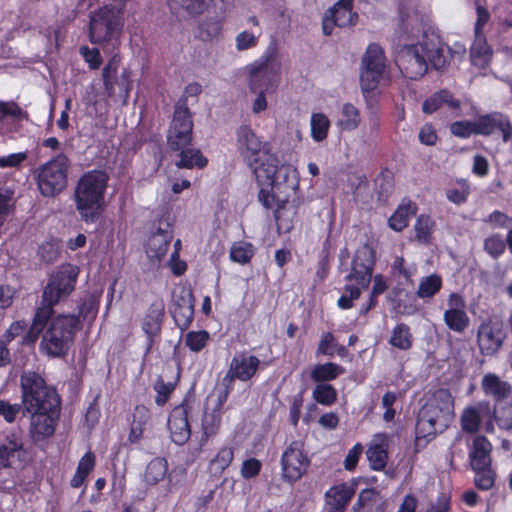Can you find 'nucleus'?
Segmentation results:
<instances>
[{
    "mask_svg": "<svg viewBox=\"0 0 512 512\" xmlns=\"http://www.w3.org/2000/svg\"><path fill=\"white\" fill-rule=\"evenodd\" d=\"M237 145L244 162L252 170L261 190L259 200L265 207H274V218L280 229L286 221L287 196L285 182L288 178V169L278 166V160L270 153L264 144L247 126L238 130Z\"/></svg>",
    "mask_w": 512,
    "mask_h": 512,
    "instance_id": "obj_1",
    "label": "nucleus"
},
{
    "mask_svg": "<svg viewBox=\"0 0 512 512\" xmlns=\"http://www.w3.org/2000/svg\"><path fill=\"white\" fill-rule=\"evenodd\" d=\"M22 415H30L29 436L34 442L50 438L60 418L61 400L41 374L25 371L20 376Z\"/></svg>",
    "mask_w": 512,
    "mask_h": 512,
    "instance_id": "obj_2",
    "label": "nucleus"
},
{
    "mask_svg": "<svg viewBox=\"0 0 512 512\" xmlns=\"http://www.w3.org/2000/svg\"><path fill=\"white\" fill-rule=\"evenodd\" d=\"M395 63L403 77L418 80L426 74L428 64L435 70L445 66L444 46L438 37L425 35L421 42L403 46L396 55Z\"/></svg>",
    "mask_w": 512,
    "mask_h": 512,
    "instance_id": "obj_3",
    "label": "nucleus"
},
{
    "mask_svg": "<svg viewBox=\"0 0 512 512\" xmlns=\"http://www.w3.org/2000/svg\"><path fill=\"white\" fill-rule=\"evenodd\" d=\"M193 121L185 100H179L174 109L173 119L167 135L170 150L179 152L178 168H203L207 159L200 150L190 148L192 141Z\"/></svg>",
    "mask_w": 512,
    "mask_h": 512,
    "instance_id": "obj_4",
    "label": "nucleus"
},
{
    "mask_svg": "<svg viewBox=\"0 0 512 512\" xmlns=\"http://www.w3.org/2000/svg\"><path fill=\"white\" fill-rule=\"evenodd\" d=\"M454 402L448 389H438L419 410L415 426V443L424 446L444 432L453 417Z\"/></svg>",
    "mask_w": 512,
    "mask_h": 512,
    "instance_id": "obj_5",
    "label": "nucleus"
},
{
    "mask_svg": "<svg viewBox=\"0 0 512 512\" xmlns=\"http://www.w3.org/2000/svg\"><path fill=\"white\" fill-rule=\"evenodd\" d=\"M79 270L77 267L66 264L53 273L44 288L41 305L37 308L27 337L34 342L44 330V326L53 314V307L61 299L67 297L74 290Z\"/></svg>",
    "mask_w": 512,
    "mask_h": 512,
    "instance_id": "obj_6",
    "label": "nucleus"
},
{
    "mask_svg": "<svg viewBox=\"0 0 512 512\" xmlns=\"http://www.w3.org/2000/svg\"><path fill=\"white\" fill-rule=\"evenodd\" d=\"M374 266V249L368 244H363L357 248L352 259L351 270L344 278L347 284L337 301L339 308L348 310L353 307V302L360 298L362 289L368 288Z\"/></svg>",
    "mask_w": 512,
    "mask_h": 512,
    "instance_id": "obj_7",
    "label": "nucleus"
},
{
    "mask_svg": "<svg viewBox=\"0 0 512 512\" xmlns=\"http://www.w3.org/2000/svg\"><path fill=\"white\" fill-rule=\"evenodd\" d=\"M108 175L103 171L85 173L75 189L77 210L86 222H94L100 214Z\"/></svg>",
    "mask_w": 512,
    "mask_h": 512,
    "instance_id": "obj_8",
    "label": "nucleus"
},
{
    "mask_svg": "<svg viewBox=\"0 0 512 512\" xmlns=\"http://www.w3.org/2000/svg\"><path fill=\"white\" fill-rule=\"evenodd\" d=\"M79 327L80 321L77 316L58 315L44 331L40 349L53 358L66 355Z\"/></svg>",
    "mask_w": 512,
    "mask_h": 512,
    "instance_id": "obj_9",
    "label": "nucleus"
},
{
    "mask_svg": "<svg viewBox=\"0 0 512 512\" xmlns=\"http://www.w3.org/2000/svg\"><path fill=\"white\" fill-rule=\"evenodd\" d=\"M387 58L384 49L378 43H370L361 59L360 85L363 94L376 90L384 79Z\"/></svg>",
    "mask_w": 512,
    "mask_h": 512,
    "instance_id": "obj_10",
    "label": "nucleus"
},
{
    "mask_svg": "<svg viewBox=\"0 0 512 512\" xmlns=\"http://www.w3.org/2000/svg\"><path fill=\"white\" fill-rule=\"evenodd\" d=\"M68 165V158L58 154L36 170L38 188L43 196L54 197L66 188Z\"/></svg>",
    "mask_w": 512,
    "mask_h": 512,
    "instance_id": "obj_11",
    "label": "nucleus"
},
{
    "mask_svg": "<svg viewBox=\"0 0 512 512\" xmlns=\"http://www.w3.org/2000/svg\"><path fill=\"white\" fill-rule=\"evenodd\" d=\"M280 62L276 48L270 45L263 57L250 67V85L254 93L258 89L269 90L279 80Z\"/></svg>",
    "mask_w": 512,
    "mask_h": 512,
    "instance_id": "obj_12",
    "label": "nucleus"
},
{
    "mask_svg": "<svg viewBox=\"0 0 512 512\" xmlns=\"http://www.w3.org/2000/svg\"><path fill=\"white\" fill-rule=\"evenodd\" d=\"M120 13L105 6L90 17L89 38L94 44H101L116 38L121 30Z\"/></svg>",
    "mask_w": 512,
    "mask_h": 512,
    "instance_id": "obj_13",
    "label": "nucleus"
},
{
    "mask_svg": "<svg viewBox=\"0 0 512 512\" xmlns=\"http://www.w3.org/2000/svg\"><path fill=\"white\" fill-rule=\"evenodd\" d=\"M507 338L504 323L497 317H488L478 326L477 343L484 356H494L503 347Z\"/></svg>",
    "mask_w": 512,
    "mask_h": 512,
    "instance_id": "obj_14",
    "label": "nucleus"
},
{
    "mask_svg": "<svg viewBox=\"0 0 512 512\" xmlns=\"http://www.w3.org/2000/svg\"><path fill=\"white\" fill-rule=\"evenodd\" d=\"M353 3L354 0H339L326 10L322 19L324 35L330 36L334 27L342 28L356 25L358 14L353 11Z\"/></svg>",
    "mask_w": 512,
    "mask_h": 512,
    "instance_id": "obj_15",
    "label": "nucleus"
},
{
    "mask_svg": "<svg viewBox=\"0 0 512 512\" xmlns=\"http://www.w3.org/2000/svg\"><path fill=\"white\" fill-rule=\"evenodd\" d=\"M449 308L443 314L445 325L453 332L463 333L470 324L466 313V301L460 293L452 292L448 296Z\"/></svg>",
    "mask_w": 512,
    "mask_h": 512,
    "instance_id": "obj_16",
    "label": "nucleus"
},
{
    "mask_svg": "<svg viewBox=\"0 0 512 512\" xmlns=\"http://www.w3.org/2000/svg\"><path fill=\"white\" fill-rule=\"evenodd\" d=\"M476 120L477 135L488 137L500 132L505 143L512 138V123L507 115L495 111L480 115Z\"/></svg>",
    "mask_w": 512,
    "mask_h": 512,
    "instance_id": "obj_17",
    "label": "nucleus"
},
{
    "mask_svg": "<svg viewBox=\"0 0 512 512\" xmlns=\"http://www.w3.org/2000/svg\"><path fill=\"white\" fill-rule=\"evenodd\" d=\"M260 361L255 356L244 354L235 356L229 366V370L222 380V384L231 387L235 379L249 380L257 371Z\"/></svg>",
    "mask_w": 512,
    "mask_h": 512,
    "instance_id": "obj_18",
    "label": "nucleus"
},
{
    "mask_svg": "<svg viewBox=\"0 0 512 512\" xmlns=\"http://www.w3.org/2000/svg\"><path fill=\"white\" fill-rule=\"evenodd\" d=\"M357 483H340L331 486L325 493L328 512H345L356 493Z\"/></svg>",
    "mask_w": 512,
    "mask_h": 512,
    "instance_id": "obj_19",
    "label": "nucleus"
},
{
    "mask_svg": "<svg viewBox=\"0 0 512 512\" xmlns=\"http://www.w3.org/2000/svg\"><path fill=\"white\" fill-rule=\"evenodd\" d=\"M446 107L454 117L461 115V102L448 89H440L427 97L422 104L424 114H434Z\"/></svg>",
    "mask_w": 512,
    "mask_h": 512,
    "instance_id": "obj_20",
    "label": "nucleus"
},
{
    "mask_svg": "<svg viewBox=\"0 0 512 512\" xmlns=\"http://www.w3.org/2000/svg\"><path fill=\"white\" fill-rule=\"evenodd\" d=\"M168 428L172 441L178 445L184 444L190 438L188 411L185 405L181 404L172 410L168 419Z\"/></svg>",
    "mask_w": 512,
    "mask_h": 512,
    "instance_id": "obj_21",
    "label": "nucleus"
},
{
    "mask_svg": "<svg viewBox=\"0 0 512 512\" xmlns=\"http://www.w3.org/2000/svg\"><path fill=\"white\" fill-rule=\"evenodd\" d=\"M389 439L387 434H375L370 441L366 456L374 471H383L388 462Z\"/></svg>",
    "mask_w": 512,
    "mask_h": 512,
    "instance_id": "obj_22",
    "label": "nucleus"
},
{
    "mask_svg": "<svg viewBox=\"0 0 512 512\" xmlns=\"http://www.w3.org/2000/svg\"><path fill=\"white\" fill-rule=\"evenodd\" d=\"M493 446L484 435H478L473 439L469 449L468 458L471 469H479L492 465L491 453Z\"/></svg>",
    "mask_w": 512,
    "mask_h": 512,
    "instance_id": "obj_23",
    "label": "nucleus"
},
{
    "mask_svg": "<svg viewBox=\"0 0 512 512\" xmlns=\"http://www.w3.org/2000/svg\"><path fill=\"white\" fill-rule=\"evenodd\" d=\"M386 501L374 488L362 489L352 506L353 512H385Z\"/></svg>",
    "mask_w": 512,
    "mask_h": 512,
    "instance_id": "obj_24",
    "label": "nucleus"
},
{
    "mask_svg": "<svg viewBox=\"0 0 512 512\" xmlns=\"http://www.w3.org/2000/svg\"><path fill=\"white\" fill-rule=\"evenodd\" d=\"M171 238V232L162 229L150 235L146 244V254L153 265L160 262L166 255Z\"/></svg>",
    "mask_w": 512,
    "mask_h": 512,
    "instance_id": "obj_25",
    "label": "nucleus"
},
{
    "mask_svg": "<svg viewBox=\"0 0 512 512\" xmlns=\"http://www.w3.org/2000/svg\"><path fill=\"white\" fill-rule=\"evenodd\" d=\"M417 205L404 199L388 219V226L395 232H402L409 225L410 217L416 215Z\"/></svg>",
    "mask_w": 512,
    "mask_h": 512,
    "instance_id": "obj_26",
    "label": "nucleus"
},
{
    "mask_svg": "<svg viewBox=\"0 0 512 512\" xmlns=\"http://www.w3.org/2000/svg\"><path fill=\"white\" fill-rule=\"evenodd\" d=\"M483 392L493 397L496 401L504 400L508 397L511 391V386L508 382L502 381L496 374L488 373L482 379Z\"/></svg>",
    "mask_w": 512,
    "mask_h": 512,
    "instance_id": "obj_27",
    "label": "nucleus"
},
{
    "mask_svg": "<svg viewBox=\"0 0 512 512\" xmlns=\"http://www.w3.org/2000/svg\"><path fill=\"white\" fill-rule=\"evenodd\" d=\"M345 369L341 365L334 362L324 364H316L312 370L310 377L317 384H327L326 382L337 379L344 374Z\"/></svg>",
    "mask_w": 512,
    "mask_h": 512,
    "instance_id": "obj_28",
    "label": "nucleus"
},
{
    "mask_svg": "<svg viewBox=\"0 0 512 512\" xmlns=\"http://www.w3.org/2000/svg\"><path fill=\"white\" fill-rule=\"evenodd\" d=\"M389 344L399 350L407 351L413 346V335L410 327L405 323L396 324L389 338Z\"/></svg>",
    "mask_w": 512,
    "mask_h": 512,
    "instance_id": "obj_29",
    "label": "nucleus"
},
{
    "mask_svg": "<svg viewBox=\"0 0 512 512\" xmlns=\"http://www.w3.org/2000/svg\"><path fill=\"white\" fill-rule=\"evenodd\" d=\"M310 460L301 450L290 444V482L300 479L307 471Z\"/></svg>",
    "mask_w": 512,
    "mask_h": 512,
    "instance_id": "obj_30",
    "label": "nucleus"
},
{
    "mask_svg": "<svg viewBox=\"0 0 512 512\" xmlns=\"http://www.w3.org/2000/svg\"><path fill=\"white\" fill-rule=\"evenodd\" d=\"M360 123L361 116L359 110L351 103L343 104L337 126L342 131H353L359 127Z\"/></svg>",
    "mask_w": 512,
    "mask_h": 512,
    "instance_id": "obj_31",
    "label": "nucleus"
},
{
    "mask_svg": "<svg viewBox=\"0 0 512 512\" xmlns=\"http://www.w3.org/2000/svg\"><path fill=\"white\" fill-rule=\"evenodd\" d=\"M149 410L145 406H137L133 414V422L129 434V440L132 443L139 441L142 438L145 425L149 420Z\"/></svg>",
    "mask_w": 512,
    "mask_h": 512,
    "instance_id": "obj_32",
    "label": "nucleus"
},
{
    "mask_svg": "<svg viewBox=\"0 0 512 512\" xmlns=\"http://www.w3.org/2000/svg\"><path fill=\"white\" fill-rule=\"evenodd\" d=\"M167 473V461L164 458H154L151 460L145 470L144 480L149 485H155L163 480Z\"/></svg>",
    "mask_w": 512,
    "mask_h": 512,
    "instance_id": "obj_33",
    "label": "nucleus"
},
{
    "mask_svg": "<svg viewBox=\"0 0 512 512\" xmlns=\"http://www.w3.org/2000/svg\"><path fill=\"white\" fill-rule=\"evenodd\" d=\"M95 466V455L88 451L79 461L76 473L71 479V486L73 488H79L89 473L94 469Z\"/></svg>",
    "mask_w": 512,
    "mask_h": 512,
    "instance_id": "obj_34",
    "label": "nucleus"
},
{
    "mask_svg": "<svg viewBox=\"0 0 512 512\" xmlns=\"http://www.w3.org/2000/svg\"><path fill=\"white\" fill-rule=\"evenodd\" d=\"M435 222L430 215L421 214L417 217L414 229L417 241L428 245L431 243Z\"/></svg>",
    "mask_w": 512,
    "mask_h": 512,
    "instance_id": "obj_35",
    "label": "nucleus"
},
{
    "mask_svg": "<svg viewBox=\"0 0 512 512\" xmlns=\"http://www.w3.org/2000/svg\"><path fill=\"white\" fill-rule=\"evenodd\" d=\"M311 137L315 142H322L328 136L330 128L329 118L322 112L313 113L311 115Z\"/></svg>",
    "mask_w": 512,
    "mask_h": 512,
    "instance_id": "obj_36",
    "label": "nucleus"
},
{
    "mask_svg": "<svg viewBox=\"0 0 512 512\" xmlns=\"http://www.w3.org/2000/svg\"><path fill=\"white\" fill-rule=\"evenodd\" d=\"M442 288V278L437 274L424 277L418 286L417 295L421 299L432 298Z\"/></svg>",
    "mask_w": 512,
    "mask_h": 512,
    "instance_id": "obj_37",
    "label": "nucleus"
},
{
    "mask_svg": "<svg viewBox=\"0 0 512 512\" xmlns=\"http://www.w3.org/2000/svg\"><path fill=\"white\" fill-rule=\"evenodd\" d=\"M234 458L233 449L223 447L217 455L211 460L209 469L214 476L221 475L224 470L229 467Z\"/></svg>",
    "mask_w": 512,
    "mask_h": 512,
    "instance_id": "obj_38",
    "label": "nucleus"
},
{
    "mask_svg": "<svg viewBox=\"0 0 512 512\" xmlns=\"http://www.w3.org/2000/svg\"><path fill=\"white\" fill-rule=\"evenodd\" d=\"M119 66V59L114 56L112 59L108 61V63L104 66L102 70V79L104 82L106 93L109 97L115 95V83H116V74Z\"/></svg>",
    "mask_w": 512,
    "mask_h": 512,
    "instance_id": "obj_39",
    "label": "nucleus"
},
{
    "mask_svg": "<svg viewBox=\"0 0 512 512\" xmlns=\"http://www.w3.org/2000/svg\"><path fill=\"white\" fill-rule=\"evenodd\" d=\"M471 470L475 473L474 484L479 490L488 491L494 486L496 473L492 469V465Z\"/></svg>",
    "mask_w": 512,
    "mask_h": 512,
    "instance_id": "obj_40",
    "label": "nucleus"
},
{
    "mask_svg": "<svg viewBox=\"0 0 512 512\" xmlns=\"http://www.w3.org/2000/svg\"><path fill=\"white\" fill-rule=\"evenodd\" d=\"M481 424V415L477 408L470 406L463 410L461 415V428L464 432L474 434Z\"/></svg>",
    "mask_w": 512,
    "mask_h": 512,
    "instance_id": "obj_41",
    "label": "nucleus"
},
{
    "mask_svg": "<svg viewBox=\"0 0 512 512\" xmlns=\"http://www.w3.org/2000/svg\"><path fill=\"white\" fill-rule=\"evenodd\" d=\"M337 390L331 384H317L312 392L313 399L321 405L331 406L337 401Z\"/></svg>",
    "mask_w": 512,
    "mask_h": 512,
    "instance_id": "obj_42",
    "label": "nucleus"
},
{
    "mask_svg": "<svg viewBox=\"0 0 512 512\" xmlns=\"http://www.w3.org/2000/svg\"><path fill=\"white\" fill-rule=\"evenodd\" d=\"M164 315V303L162 300L153 302L149 308L144 329L146 332H155L159 329L161 320Z\"/></svg>",
    "mask_w": 512,
    "mask_h": 512,
    "instance_id": "obj_43",
    "label": "nucleus"
},
{
    "mask_svg": "<svg viewBox=\"0 0 512 512\" xmlns=\"http://www.w3.org/2000/svg\"><path fill=\"white\" fill-rule=\"evenodd\" d=\"M178 378H179L178 370L176 372V377H175L174 381L165 382L162 376L158 377V379L156 380V382L154 384V389L157 392V396L155 398L156 404L161 406V405H164L168 401L171 393L175 389Z\"/></svg>",
    "mask_w": 512,
    "mask_h": 512,
    "instance_id": "obj_44",
    "label": "nucleus"
},
{
    "mask_svg": "<svg viewBox=\"0 0 512 512\" xmlns=\"http://www.w3.org/2000/svg\"><path fill=\"white\" fill-rule=\"evenodd\" d=\"M506 242L500 234H492L484 240V251L493 259L499 258L506 249Z\"/></svg>",
    "mask_w": 512,
    "mask_h": 512,
    "instance_id": "obj_45",
    "label": "nucleus"
},
{
    "mask_svg": "<svg viewBox=\"0 0 512 512\" xmlns=\"http://www.w3.org/2000/svg\"><path fill=\"white\" fill-rule=\"evenodd\" d=\"M253 256L252 245L247 242L234 243L230 249V259L233 262L246 264Z\"/></svg>",
    "mask_w": 512,
    "mask_h": 512,
    "instance_id": "obj_46",
    "label": "nucleus"
},
{
    "mask_svg": "<svg viewBox=\"0 0 512 512\" xmlns=\"http://www.w3.org/2000/svg\"><path fill=\"white\" fill-rule=\"evenodd\" d=\"M185 306H194L195 300L192 290L186 286H177L172 293V308H182Z\"/></svg>",
    "mask_w": 512,
    "mask_h": 512,
    "instance_id": "obj_47",
    "label": "nucleus"
},
{
    "mask_svg": "<svg viewBox=\"0 0 512 512\" xmlns=\"http://www.w3.org/2000/svg\"><path fill=\"white\" fill-rule=\"evenodd\" d=\"M477 120H459L450 125V132L452 135L459 138H469L471 135H477Z\"/></svg>",
    "mask_w": 512,
    "mask_h": 512,
    "instance_id": "obj_48",
    "label": "nucleus"
},
{
    "mask_svg": "<svg viewBox=\"0 0 512 512\" xmlns=\"http://www.w3.org/2000/svg\"><path fill=\"white\" fill-rule=\"evenodd\" d=\"M172 5L179 6L191 15L203 13L213 0H170Z\"/></svg>",
    "mask_w": 512,
    "mask_h": 512,
    "instance_id": "obj_49",
    "label": "nucleus"
},
{
    "mask_svg": "<svg viewBox=\"0 0 512 512\" xmlns=\"http://www.w3.org/2000/svg\"><path fill=\"white\" fill-rule=\"evenodd\" d=\"M172 316L176 325L181 330H186L194 317V306H185L182 308H172Z\"/></svg>",
    "mask_w": 512,
    "mask_h": 512,
    "instance_id": "obj_50",
    "label": "nucleus"
},
{
    "mask_svg": "<svg viewBox=\"0 0 512 512\" xmlns=\"http://www.w3.org/2000/svg\"><path fill=\"white\" fill-rule=\"evenodd\" d=\"M375 182L378 187V193L388 196L394 189V174L388 168L382 169Z\"/></svg>",
    "mask_w": 512,
    "mask_h": 512,
    "instance_id": "obj_51",
    "label": "nucleus"
},
{
    "mask_svg": "<svg viewBox=\"0 0 512 512\" xmlns=\"http://www.w3.org/2000/svg\"><path fill=\"white\" fill-rule=\"evenodd\" d=\"M221 423V412L213 409L211 412H205L202 419V428L206 436L214 435Z\"/></svg>",
    "mask_w": 512,
    "mask_h": 512,
    "instance_id": "obj_52",
    "label": "nucleus"
},
{
    "mask_svg": "<svg viewBox=\"0 0 512 512\" xmlns=\"http://www.w3.org/2000/svg\"><path fill=\"white\" fill-rule=\"evenodd\" d=\"M209 337L207 331H191L187 333L185 343L192 351L199 352L205 347Z\"/></svg>",
    "mask_w": 512,
    "mask_h": 512,
    "instance_id": "obj_53",
    "label": "nucleus"
},
{
    "mask_svg": "<svg viewBox=\"0 0 512 512\" xmlns=\"http://www.w3.org/2000/svg\"><path fill=\"white\" fill-rule=\"evenodd\" d=\"M418 139L425 146H435L439 140L435 126L430 122L422 125L418 133Z\"/></svg>",
    "mask_w": 512,
    "mask_h": 512,
    "instance_id": "obj_54",
    "label": "nucleus"
},
{
    "mask_svg": "<svg viewBox=\"0 0 512 512\" xmlns=\"http://www.w3.org/2000/svg\"><path fill=\"white\" fill-rule=\"evenodd\" d=\"M23 409V403L22 404H11L9 401L6 400H0V416L3 417V419L7 423H14L17 415L21 412Z\"/></svg>",
    "mask_w": 512,
    "mask_h": 512,
    "instance_id": "obj_55",
    "label": "nucleus"
},
{
    "mask_svg": "<svg viewBox=\"0 0 512 512\" xmlns=\"http://www.w3.org/2000/svg\"><path fill=\"white\" fill-rule=\"evenodd\" d=\"M22 442L16 439H7L6 443L0 445V460L4 466H7V461L13 457L16 452L22 450Z\"/></svg>",
    "mask_w": 512,
    "mask_h": 512,
    "instance_id": "obj_56",
    "label": "nucleus"
},
{
    "mask_svg": "<svg viewBox=\"0 0 512 512\" xmlns=\"http://www.w3.org/2000/svg\"><path fill=\"white\" fill-rule=\"evenodd\" d=\"M476 13H477V19H476L475 26H474V34H475L476 39L484 40L483 29L490 19V13L487 8H485L484 6H481V5H477Z\"/></svg>",
    "mask_w": 512,
    "mask_h": 512,
    "instance_id": "obj_57",
    "label": "nucleus"
},
{
    "mask_svg": "<svg viewBox=\"0 0 512 512\" xmlns=\"http://www.w3.org/2000/svg\"><path fill=\"white\" fill-rule=\"evenodd\" d=\"M336 348V339L332 332H325L322 334L320 342L318 344L317 353L326 355V356H334Z\"/></svg>",
    "mask_w": 512,
    "mask_h": 512,
    "instance_id": "obj_58",
    "label": "nucleus"
},
{
    "mask_svg": "<svg viewBox=\"0 0 512 512\" xmlns=\"http://www.w3.org/2000/svg\"><path fill=\"white\" fill-rule=\"evenodd\" d=\"M38 255L45 263L54 262L59 256V246L53 241L46 242L39 247Z\"/></svg>",
    "mask_w": 512,
    "mask_h": 512,
    "instance_id": "obj_59",
    "label": "nucleus"
},
{
    "mask_svg": "<svg viewBox=\"0 0 512 512\" xmlns=\"http://www.w3.org/2000/svg\"><path fill=\"white\" fill-rule=\"evenodd\" d=\"M258 37L251 32L242 31L235 38V47L238 51L254 48L257 45Z\"/></svg>",
    "mask_w": 512,
    "mask_h": 512,
    "instance_id": "obj_60",
    "label": "nucleus"
},
{
    "mask_svg": "<svg viewBox=\"0 0 512 512\" xmlns=\"http://www.w3.org/2000/svg\"><path fill=\"white\" fill-rule=\"evenodd\" d=\"M425 512H451L450 493H439L435 502L431 503Z\"/></svg>",
    "mask_w": 512,
    "mask_h": 512,
    "instance_id": "obj_61",
    "label": "nucleus"
},
{
    "mask_svg": "<svg viewBox=\"0 0 512 512\" xmlns=\"http://www.w3.org/2000/svg\"><path fill=\"white\" fill-rule=\"evenodd\" d=\"M363 453V446L361 443H356L347 453L344 459V468L347 471H353Z\"/></svg>",
    "mask_w": 512,
    "mask_h": 512,
    "instance_id": "obj_62",
    "label": "nucleus"
},
{
    "mask_svg": "<svg viewBox=\"0 0 512 512\" xmlns=\"http://www.w3.org/2000/svg\"><path fill=\"white\" fill-rule=\"evenodd\" d=\"M80 54L88 63L91 69H98L102 63L100 51L97 48L89 49L88 47H81Z\"/></svg>",
    "mask_w": 512,
    "mask_h": 512,
    "instance_id": "obj_63",
    "label": "nucleus"
},
{
    "mask_svg": "<svg viewBox=\"0 0 512 512\" xmlns=\"http://www.w3.org/2000/svg\"><path fill=\"white\" fill-rule=\"evenodd\" d=\"M485 222L496 228H506L508 225L512 224V218H510L504 212L494 210L488 215L487 219H485Z\"/></svg>",
    "mask_w": 512,
    "mask_h": 512,
    "instance_id": "obj_64",
    "label": "nucleus"
}]
</instances>
